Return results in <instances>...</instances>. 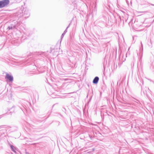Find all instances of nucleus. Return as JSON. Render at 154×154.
Instances as JSON below:
<instances>
[{"label":"nucleus","instance_id":"nucleus-1","mask_svg":"<svg viewBox=\"0 0 154 154\" xmlns=\"http://www.w3.org/2000/svg\"><path fill=\"white\" fill-rule=\"evenodd\" d=\"M9 3V0H3L0 1V8L4 7Z\"/></svg>","mask_w":154,"mask_h":154},{"label":"nucleus","instance_id":"nucleus-2","mask_svg":"<svg viewBox=\"0 0 154 154\" xmlns=\"http://www.w3.org/2000/svg\"><path fill=\"white\" fill-rule=\"evenodd\" d=\"M24 15L26 17H28L30 15V11L28 9H26L24 11Z\"/></svg>","mask_w":154,"mask_h":154},{"label":"nucleus","instance_id":"nucleus-3","mask_svg":"<svg viewBox=\"0 0 154 154\" xmlns=\"http://www.w3.org/2000/svg\"><path fill=\"white\" fill-rule=\"evenodd\" d=\"M5 78L8 79L10 82L13 81V77L9 75L8 74H6Z\"/></svg>","mask_w":154,"mask_h":154},{"label":"nucleus","instance_id":"nucleus-4","mask_svg":"<svg viewBox=\"0 0 154 154\" xmlns=\"http://www.w3.org/2000/svg\"><path fill=\"white\" fill-rule=\"evenodd\" d=\"M99 78L98 77H96L93 80V83L94 84H97L99 80Z\"/></svg>","mask_w":154,"mask_h":154},{"label":"nucleus","instance_id":"nucleus-5","mask_svg":"<svg viewBox=\"0 0 154 154\" xmlns=\"http://www.w3.org/2000/svg\"><path fill=\"white\" fill-rule=\"evenodd\" d=\"M68 27H67L66 29L64 31L63 33L61 35V38H62L63 37L65 34H66V32H67V29L68 28Z\"/></svg>","mask_w":154,"mask_h":154},{"label":"nucleus","instance_id":"nucleus-6","mask_svg":"<svg viewBox=\"0 0 154 154\" xmlns=\"http://www.w3.org/2000/svg\"><path fill=\"white\" fill-rule=\"evenodd\" d=\"M11 147L12 151L13 152H16L15 147H14L12 145L11 146Z\"/></svg>","mask_w":154,"mask_h":154},{"label":"nucleus","instance_id":"nucleus-7","mask_svg":"<svg viewBox=\"0 0 154 154\" xmlns=\"http://www.w3.org/2000/svg\"><path fill=\"white\" fill-rule=\"evenodd\" d=\"M12 26H9V27H8V29H9V30L12 29Z\"/></svg>","mask_w":154,"mask_h":154},{"label":"nucleus","instance_id":"nucleus-8","mask_svg":"<svg viewBox=\"0 0 154 154\" xmlns=\"http://www.w3.org/2000/svg\"><path fill=\"white\" fill-rule=\"evenodd\" d=\"M141 46H142V44H141Z\"/></svg>","mask_w":154,"mask_h":154}]
</instances>
